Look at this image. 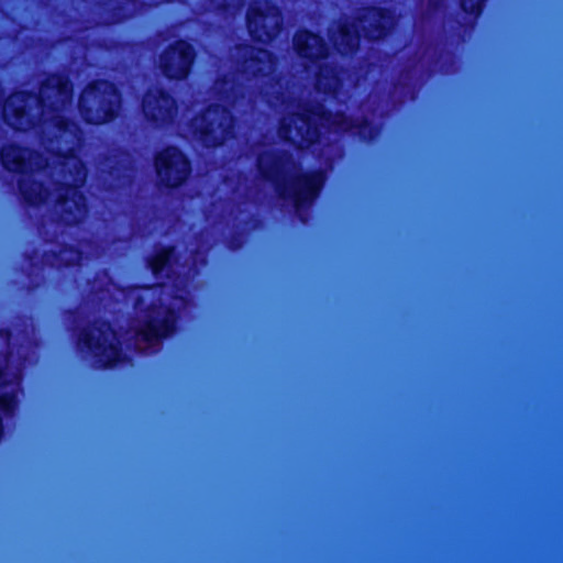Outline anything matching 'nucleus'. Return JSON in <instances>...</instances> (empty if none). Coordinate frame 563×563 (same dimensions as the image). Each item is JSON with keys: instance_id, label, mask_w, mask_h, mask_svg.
Masks as SVG:
<instances>
[{"instance_id": "3", "label": "nucleus", "mask_w": 563, "mask_h": 563, "mask_svg": "<svg viewBox=\"0 0 563 563\" xmlns=\"http://www.w3.org/2000/svg\"><path fill=\"white\" fill-rule=\"evenodd\" d=\"M173 257L174 249H167L148 261L153 274L162 275L166 272L168 282L144 289L136 298L135 308L142 316L128 332V341L137 351L156 352L161 340L175 330L176 310L188 303V280L195 275L197 257L192 258L191 266L184 275L177 273L176 277H172L170 273H176Z\"/></svg>"}, {"instance_id": "6", "label": "nucleus", "mask_w": 563, "mask_h": 563, "mask_svg": "<svg viewBox=\"0 0 563 563\" xmlns=\"http://www.w3.org/2000/svg\"><path fill=\"white\" fill-rule=\"evenodd\" d=\"M356 19L361 31L347 20L336 21L329 29V38L341 54L351 53L357 47L361 33L371 41L379 40L395 25V16L378 9H364Z\"/></svg>"}, {"instance_id": "16", "label": "nucleus", "mask_w": 563, "mask_h": 563, "mask_svg": "<svg viewBox=\"0 0 563 563\" xmlns=\"http://www.w3.org/2000/svg\"><path fill=\"white\" fill-rule=\"evenodd\" d=\"M123 18H124L123 15L115 13L110 20H107L106 23L107 24L117 23V22L121 21Z\"/></svg>"}, {"instance_id": "10", "label": "nucleus", "mask_w": 563, "mask_h": 563, "mask_svg": "<svg viewBox=\"0 0 563 563\" xmlns=\"http://www.w3.org/2000/svg\"><path fill=\"white\" fill-rule=\"evenodd\" d=\"M157 175L162 183L169 187L180 185L189 175V162L176 147H167L155 161Z\"/></svg>"}, {"instance_id": "11", "label": "nucleus", "mask_w": 563, "mask_h": 563, "mask_svg": "<svg viewBox=\"0 0 563 563\" xmlns=\"http://www.w3.org/2000/svg\"><path fill=\"white\" fill-rule=\"evenodd\" d=\"M192 47L186 42H177L159 59V67L170 79L185 78L194 60Z\"/></svg>"}, {"instance_id": "4", "label": "nucleus", "mask_w": 563, "mask_h": 563, "mask_svg": "<svg viewBox=\"0 0 563 563\" xmlns=\"http://www.w3.org/2000/svg\"><path fill=\"white\" fill-rule=\"evenodd\" d=\"M257 165L262 176L260 181L249 186L246 179L240 180L236 191L255 201L261 200L262 191L269 192L292 205L299 217L301 208L312 202L323 184L321 172L302 174L297 162L286 151L275 147L260 153Z\"/></svg>"}, {"instance_id": "2", "label": "nucleus", "mask_w": 563, "mask_h": 563, "mask_svg": "<svg viewBox=\"0 0 563 563\" xmlns=\"http://www.w3.org/2000/svg\"><path fill=\"white\" fill-rule=\"evenodd\" d=\"M238 74L223 77L214 82L211 104L205 113L195 118L189 126L194 139L207 147L222 144L232 134L233 121L227 107L236 108L245 100L244 80L247 88L255 87L267 103L283 114L278 134L298 148H306L319 142L322 130H355L364 140H372L377 131L368 120L353 121L341 112H327L321 103L310 104L295 98V87L284 91L280 80L273 76L275 62L269 52L252 46H238Z\"/></svg>"}, {"instance_id": "15", "label": "nucleus", "mask_w": 563, "mask_h": 563, "mask_svg": "<svg viewBox=\"0 0 563 563\" xmlns=\"http://www.w3.org/2000/svg\"><path fill=\"white\" fill-rule=\"evenodd\" d=\"M484 0H461V7L465 12L478 15Z\"/></svg>"}, {"instance_id": "13", "label": "nucleus", "mask_w": 563, "mask_h": 563, "mask_svg": "<svg viewBox=\"0 0 563 563\" xmlns=\"http://www.w3.org/2000/svg\"><path fill=\"white\" fill-rule=\"evenodd\" d=\"M86 244H80V250H75L73 247H60L57 251L49 249L45 251L44 262L49 266H70L75 264H80L82 260L84 247Z\"/></svg>"}, {"instance_id": "8", "label": "nucleus", "mask_w": 563, "mask_h": 563, "mask_svg": "<svg viewBox=\"0 0 563 563\" xmlns=\"http://www.w3.org/2000/svg\"><path fill=\"white\" fill-rule=\"evenodd\" d=\"M80 344L87 349L99 367H109L125 362L119 349L118 338L110 325L98 322L80 335Z\"/></svg>"}, {"instance_id": "9", "label": "nucleus", "mask_w": 563, "mask_h": 563, "mask_svg": "<svg viewBox=\"0 0 563 563\" xmlns=\"http://www.w3.org/2000/svg\"><path fill=\"white\" fill-rule=\"evenodd\" d=\"M247 27L252 37L258 42H269L280 31L282 16L277 7L268 2L253 3L247 12Z\"/></svg>"}, {"instance_id": "17", "label": "nucleus", "mask_w": 563, "mask_h": 563, "mask_svg": "<svg viewBox=\"0 0 563 563\" xmlns=\"http://www.w3.org/2000/svg\"><path fill=\"white\" fill-rule=\"evenodd\" d=\"M428 1H429V7L432 9H435L439 5L441 0H428Z\"/></svg>"}, {"instance_id": "18", "label": "nucleus", "mask_w": 563, "mask_h": 563, "mask_svg": "<svg viewBox=\"0 0 563 563\" xmlns=\"http://www.w3.org/2000/svg\"><path fill=\"white\" fill-rule=\"evenodd\" d=\"M346 80L349 81V87H354V86H356V85L352 81V79H351V76H350V75L347 76Z\"/></svg>"}, {"instance_id": "7", "label": "nucleus", "mask_w": 563, "mask_h": 563, "mask_svg": "<svg viewBox=\"0 0 563 563\" xmlns=\"http://www.w3.org/2000/svg\"><path fill=\"white\" fill-rule=\"evenodd\" d=\"M119 108L120 96L115 87L107 81H98L88 86L79 99L81 117L86 122L92 124L112 120Z\"/></svg>"}, {"instance_id": "19", "label": "nucleus", "mask_w": 563, "mask_h": 563, "mask_svg": "<svg viewBox=\"0 0 563 563\" xmlns=\"http://www.w3.org/2000/svg\"><path fill=\"white\" fill-rule=\"evenodd\" d=\"M252 101V95L250 93L249 98H247V102L251 103Z\"/></svg>"}, {"instance_id": "14", "label": "nucleus", "mask_w": 563, "mask_h": 563, "mask_svg": "<svg viewBox=\"0 0 563 563\" xmlns=\"http://www.w3.org/2000/svg\"><path fill=\"white\" fill-rule=\"evenodd\" d=\"M244 0H208V8L213 10H224L229 14L240 11Z\"/></svg>"}, {"instance_id": "12", "label": "nucleus", "mask_w": 563, "mask_h": 563, "mask_svg": "<svg viewBox=\"0 0 563 563\" xmlns=\"http://www.w3.org/2000/svg\"><path fill=\"white\" fill-rule=\"evenodd\" d=\"M142 110L147 121L164 125L173 121L176 114L174 99L159 89H151L142 101Z\"/></svg>"}, {"instance_id": "1", "label": "nucleus", "mask_w": 563, "mask_h": 563, "mask_svg": "<svg viewBox=\"0 0 563 563\" xmlns=\"http://www.w3.org/2000/svg\"><path fill=\"white\" fill-rule=\"evenodd\" d=\"M71 86L62 75L48 76L41 82L37 95L13 93L3 106L4 123L19 131L35 130L48 154L44 159L27 150L7 145L1 162L20 174L19 189L26 202L40 205L51 198L46 183L54 186V212L65 224L80 222L87 212L78 187L86 180V169L74 155L81 143L78 126L68 122L65 112L70 106Z\"/></svg>"}, {"instance_id": "5", "label": "nucleus", "mask_w": 563, "mask_h": 563, "mask_svg": "<svg viewBox=\"0 0 563 563\" xmlns=\"http://www.w3.org/2000/svg\"><path fill=\"white\" fill-rule=\"evenodd\" d=\"M294 47L298 55L307 59L303 65L307 78L313 74V84L318 92L329 95L333 99L342 100L341 91L345 78L339 76L333 67L334 62L328 55L322 38L308 31H300L294 37Z\"/></svg>"}]
</instances>
